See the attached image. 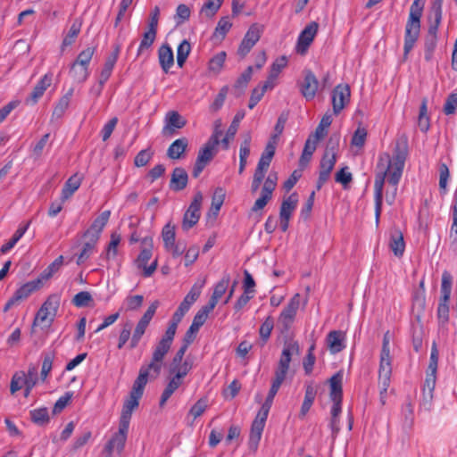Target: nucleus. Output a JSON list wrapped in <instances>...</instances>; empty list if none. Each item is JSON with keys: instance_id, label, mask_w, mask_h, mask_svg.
<instances>
[{"instance_id": "bb28decb", "label": "nucleus", "mask_w": 457, "mask_h": 457, "mask_svg": "<svg viewBox=\"0 0 457 457\" xmlns=\"http://www.w3.org/2000/svg\"><path fill=\"white\" fill-rule=\"evenodd\" d=\"M345 334L340 330L330 331L327 336V344L332 353L341 352L345 347Z\"/></svg>"}, {"instance_id": "c756f323", "label": "nucleus", "mask_w": 457, "mask_h": 457, "mask_svg": "<svg viewBox=\"0 0 457 457\" xmlns=\"http://www.w3.org/2000/svg\"><path fill=\"white\" fill-rule=\"evenodd\" d=\"M343 372L337 371L329 379V397L331 400H343Z\"/></svg>"}, {"instance_id": "412c9836", "label": "nucleus", "mask_w": 457, "mask_h": 457, "mask_svg": "<svg viewBox=\"0 0 457 457\" xmlns=\"http://www.w3.org/2000/svg\"><path fill=\"white\" fill-rule=\"evenodd\" d=\"M142 396L129 393V396L125 400L120 418V421L129 423L132 416V412L139 405V400Z\"/></svg>"}, {"instance_id": "423d86ee", "label": "nucleus", "mask_w": 457, "mask_h": 457, "mask_svg": "<svg viewBox=\"0 0 457 457\" xmlns=\"http://www.w3.org/2000/svg\"><path fill=\"white\" fill-rule=\"evenodd\" d=\"M60 303V294L55 293L50 295L37 311L33 321V326H36L37 323H46V326H50L56 316Z\"/></svg>"}, {"instance_id": "2eb2a0df", "label": "nucleus", "mask_w": 457, "mask_h": 457, "mask_svg": "<svg viewBox=\"0 0 457 457\" xmlns=\"http://www.w3.org/2000/svg\"><path fill=\"white\" fill-rule=\"evenodd\" d=\"M351 96L350 87L339 84L332 91V106L335 114H338L349 103Z\"/></svg>"}, {"instance_id": "72a5a7b5", "label": "nucleus", "mask_w": 457, "mask_h": 457, "mask_svg": "<svg viewBox=\"0 0 457 457\" xmlns=\"http://www.w3.org/2000/svg\"><path fill=\"white\" fill-rule=\"evenodd\" d=\"M389 246L395 256H403L405 249V243L403 233L399 229H395L392 232Z\"/></svg>"}, {"instance_id": "aec40b11", "label": "nucleus", "mask_w": 457, "mask_h": 457, "mask_svg": "<svg viewBox=\"0 0 457 457\" xmlns=\"http://www.w3.org/2000/svg\"><path fill=\"white\" fill-rule=\"evenodd\" d=\"M51 83L52 74L47 73L36 84L29 96L26 99V103L32 104H37L45 91L51 86Z\"/></svg>"}, {"instance_id": "6e6552de", "label": "nucleus", "mask_w": 457, "mask_h": 457, "mask_svg": "<svg viewBox=\"0 0 457 457\" xmlns=\"http://www.w3.org/2000/svg\"><path fill=\"white\" fill-rule=\"evenodd\" d=\"M262 31V27L257 23H253L249 27L237 48V54L240 58H245L250 53L252 48L260 40Z\"/></svg>"}, {"instance_id": "7c9ffc66", "label": "nucleus", "mask_w": 457, "mask_h": 457, "mask_svg": "<svg viewBox=\"0 0 457 457\" xmlns=\"http://www.w3.org/2000/svg\"><path fill=\"white\" fill-rule=\"evenodd\" d=\"M72 95H73V88H70L68 90V92L59 99V101L56 104V105L54 106L53 113H52V118H51L52 121L54 119L59 120L63 116V114L65 113L66 110L69 107Z\"/></svg>"}, {"instance_id": "4c0bfd02", "label": "nucleus", "mask_w": 457, "mask_h": 457, "mask_svg": "<svg viewBox=\"0 0 457 457\" xmlns=\"http://www.w3.org/2000/svg\"><path fill=\"white\" fill-rule=\"evenodd\" d=\"M298 203V195L296 193H292L288 197L283 200L279 216L292 217L294 211L295 210Z\"/></svg>"}, {"instance_id": "4468645a", "label": "nucleus", "mask_w": 457, "mask_h": 457, "mask_svg": "<svg viewBox=\"0 0 457 457\" xmlns=\"http://www.w3.org/2000/svg\"><path fill=\"white\" fill-rule=\"evenodd\" d=\"M164 123L162 135L172 137L176 134L177 129H180L187 125V120L177 111H170L165 115Z\"/></svg>"}, {"instance_id": "6e6d98bb", "label": "nucleus", "mask_w": 457, "mask_h": 457, "mask_svg": "<svg viewBox=\"0 0 457 457\" xmlns=\"http://www.w3.org/2000/svg\"><path fill=\"white\" fill-rule=\"evenodd\" d=\"M80 29H81V23L77 21H74L71 24L67 35L65 36V37L62 40V47L64 48L66 46L72 45L75 42L76 37L79 34Z\"/></svg>"}, {"instance_id": "5701e85b", "label": "nucleus", "mask_w": 457, "mask_h": 457, "mask_svg": "<svg viewBox=\"0 0 457 457\" xmlns=\"http://www.w3.org/2000/svg\"><path fill=\"white\" fill-rule=\"evenodd\" d=\"M188 147V139L185 137L176 139L167 149V156L171 160L183 157Z\"/></svg>"}, {"instance_id": "0e129e2a", "label": "nucleus", "mask_w": 457, "mask_h": 457, "mask_svg": "<svg viewBox=\"0 0 457 457\" xmlns=\"http://www.w3.org/2000/svg\"><path fill=\"white\" fill-rule=\"evenodd\" d=\"M143 301L144 297L141 295H129L124 301L126 311H136L139 309Z\"/></svg>"}, {"instance_id": "de8ad7c7", "label": "nucleus", "mask_w": 457, "mask_h": 457, "mask_svg": "<svg viewBox=\"0 0 457 457\" xmlns=\"http://www.w3.org/2000/svg\"><path fill=\"white\" fill-rule=\"evenodd\" d=\"M273 87L274 84H270V81H265L261 87L253 88L249 99L248 107L253 109L261 101L267 89L272 88Z\"/></svg>"}, {"instance_id": "7ed1b4c3", "label": "nucleus", "mask_w": 457, "mask_h": 457, "mask_svg": "<svg viewBox=\"0 0 457 457\" xmlns=\"http://www.w3.org/2000/svg\"><path fill=\"white\" fill-rule=\"evenodd\" d=\"M279 386L271 383V386L265 399V402L262 403L260 411H258L255 419L252 423L248 444L250 449L253 451H255L258 447L274 397L279 390Z\"/></svg>"}, {"instance_id": "603ef678", "label": "nucleus", "mask_w": 457, "mask_h": 457, "mask_svg": "<svg viewBox=\"0 0 457 457\" xmlns=\"http://www.w3.org/2000/svg\"><path fill=\"white\" fill-rule=\"evenodd\" d=\"M190 52L191 45L187 39H184L177 48V63L179 67H183Z\"/></svg>"}, {"instance_id": "4d7b16f0", "label": "nucleus", "mask_w": 457, "mask_h": 457, "mask_svg": "<svg viewBox=\"0 0 457 457\" xmlns=\"http://www.w3.org/2000/svg\"><path fill=\"white\" fill-rule=\"evenodd\" d=\"M162 237L163 240L164 247L168 248L169 246H172L175 242L176 232L175 226L170 222H168L162 230Z\"/></svg>"}, {"instance_id": "2f4dec72", "label": "nucleus", "mask_w": 457, "mask_h": 457, "mask_svg": "<svg viewBox=\"0 0 457 457\" xmlns=\"http://www.w3.org/2000/svg\"><path fill=\"white\" fill-rule=\"evenodd\" d=\"M392 374L391 362L379 361L378 370V387L383 391H387L390 385V378Z\"/></svg>"}, {"instance_id": "473e14b6", "label": "nucleus", "mask_w": 457, "mask_h": 457, "mask_svg": "<svg viewBox=\"0 0 457 457\" xmlns=\"http://www.w3.org/2000/svg\"><path fill=\"white\" fill-rule=\"evenodd\" d=\"M183 379L180 378V375H173V377L170 379L166 387L164 388L161 399H160V406L162 407L166 402L170 398L173 393L182 385Z\"/></svg>"}, {"instance_id": "a19ab883", "label": "nucleus", "mask_w": 457, "mask_h": 457, "mask_svg": "<svg viewBox=\"0 0 457 457\" xmlns=\"http://www.w3.org/2000/svg\"><path fill=\"white\" fill-rule=\"evenodd\" d=\"M129 423L120 421L119 424V431L115 434V436L111 439L113 441L118 451H122L126 443L127 434L129 431Z\"/></svg>"}, {"instance_id": "3c124183", "label": "nucleus", "mask_w": 457, "mask_h": 457, "mask_svg": "<svg viewBox=\"0 0 457 457\" xmlns=\"http://www.w3.org/2000/svg\"><path fill=\"white\" fill-rule=\"evenodd\" d=\"M225 199V192L221 187H217L213 193L212 198V205L210 209V212H212L214 216L218 215L223 202Z\"/></svg>"}, {"instance_id": "bf43d9fd", "label": "nucleus", "mask_w": 457, "mask_h": 457, "mask_svg": "<svg viewBox=\"0 0 457 457\" xmlns=\"http://www.w3.org/2000/svg\"><path fill=\"white\" fill-rule=\"evenodd\" d=\"M148 327V324L145 323L144 321L140 320L137 322L135 330L133 332L130 343H129V348L134 349L137 346L139 341L141 340L143 335L145 334L146 328Z\"/></svg>"}, {"instance_id": "c9c22d12", "label": "nucleus", "mask_w": 457, "mask_h": 457, "mask_svg": "<svg viewBox=\"0 0 457 457\" xmlns=\"http://www.w3.org/2000/svg\"><path fill=\"white\" fill-rule=\"evenodd\" d=\"M64 258L62 255L58 256L53 262H51L39 275L37 279L42 284L43 281L50 279L55 273H57L63 265Z\"/></svg>"}, {"instance_id": "1a4fd4ad", "label": "nucleus", "mask_w": 457, "mask_h": 457, "mask_svg": "<svg viewBox=\"0 0 457 457\" xmlns=\"http://www.w3.org/2000/svg\"><path fill=\"white\" fill-rule=\"evenodd\" d=\"M300 294H295L281 312L278 319V325L281 328L282 331L288 330V328L294 322L300 306Z\"/></svg>"}, {"instance_id": "338daca9", "label": "nucleus", "mask_w": 457, "mask_h": 457, "mask_svg": "<svg viewBox=\"0 0 457 457\" xmlns=\"http://www.w3.org/2000/svg\"><path fill=\"white\" fill-rule=\"evenodd\" d=\"M452 217L453 223L451 227V237H454V240L457 241V188L454 191L453 203H452Z\"/></svg>"}, {"instance_id": "f257e3e1", "label": "nucleus", "mask_w": 457, "mask_h": 457, "mask_svg": "<svg viewBox=\"0 0 457 457\" xmlns=\"http://www.w3.org/2000/svg\"><path fill=\"white\" fill-rule=\"evenodd\" d=\"M407 155V141L402 139L396 142L392 158L388 153H381L378 156L377 169L379 171L376 174L374 182L375 220L377 225L379 222L382 211L385 179L387 177V181L392 186L390 195L395 197L397 186L403 171Z\"/></svg>"}, {"instance_id": "0eeeda50", "label": "nucleus", "mask_w": 457, "mask_h": 457, "mask_svg": "<svg viewBox=\"0 0 457 457\" xmlns=\"http://www.w3.org/2000/svg\"><path fill=\"white\" fill-rule=\"evenodd\" d=\"M142 249L136 260L137 268L143 269V275L145 278L151 277L157 268V260L154 261L151 265L146 266L148 261L152 257L153 239L145 237L141 241Z\"/></svg>"}, {"instance_id": "b1692460", "label": "nucleus", "mask_w": 457, "mask_h": 457, "mask_svg": "<svg viewBox=\"0 0 457 457\" xmlns=\"http://www.w3.org/2000/svg\"><path fill=\"white\" fill-rule=\"evenodd\" d=\"M82 181V176L78 173H75L71 177H70L67 181L64 183V186L62 189L61 200L65 202L68 200L80 187Z\"/></svg>"}, {"instance_id": "09e8293b", "label": "nucleus", "mask_w": 457, "mask_h": 457, "mask_svg": "<svg viewBox=\"0 0 457 457\" xmlns=\"http://www.w3.org/2000/svg\"><path fill=\"white\" fill-rule=\"evenodd\" d=\"M29 414L31 420L38 426H45L49 422V413L46 407L34 409Z\"/></svg>"}, {"instance_id": "37998d69", "label": "nucleus", "mask_w": 457, "mask_h": 457, "mask_svg": "<svg viewBox=\"0 0 457 457\" xmlns=\"http://www.w3.org/2000/svg\"><path fill=\"white\" fill-rule=\"evenodd\" d=\"M70 73L76 82L83 83L89 76L88 66L73 62L71 66Z\"/></svg>"}, {"instance_id": "69168bd1", "label": "nucleus", "mask_w": 457, "mask_h": 457, "mask_svg": "<svg viewBox=\"0 0 457 457\" xmlns=\"http://www.w3.org/2000/svg\"><path fill=\"white\" fill-rule=\"evenodd\" d=\"M95 47H87L85 50L81 51L77 56L76 60L73 62L77 64L89 66L91 59L95 54Z\"/></svg>"}, {"instance_id": "6ab92c4d", "label": "nucleus", "mask_w": 457, "mask_h": 457, "mask_svg": "<svg viewBox=\"0 0 457 457\" xmlns=\"http://www.w3.org/2000/svg\"><path fill=\"white\" fill-rule=\"evenodd\" d=\"M188 183V175L186 170L182 167H176L170 177V188L174 192H179L185 189Z\"/></svg>"}, {"instance_id": "a211bd4d", "label": "nucleus", "mask_w": 457, "mask_h": 457, "mask_svg": "<svg viewBox=\"0 0 457 457\" xmlns=\"http://www.w3.org/2000/svg\"><path fill=\"white\" fill-rule=\"evenodd\" d=\"M110 216H111L110 211L103 212L99 216H97L94 220V221L91 224V226L89 227V228H87L84 232L83 237H94V238L99 240L100 235H101L104 228L106 226V224L110 219Z\"/></svg>"}, {"instance_id": "f03ea898", "label": "nucleus", "mask_w": 457, "mask_h": 457, "mask_svg": "<svg viewBox=\"0 0 457 457\" xmlns=\"http://www.w3.org/2000/svg\"><path fill=\"white\" fill-rule=\"evenodd\" d=\"M425 0H414L410 8L409 18L405 26L403 58L407 59L409 53L414 47L420 32V18L422 16Z\"/></svg>"}, {"instance_id": "dca6fc26", "label": "nucleus", "mask_w": 457, "mask_h": 457, "mask_svg": "<svg viewBox=\"0 0 457 457\" xmlns=\"http://www.w3.org/2000/svg\"><path fill=\"white\" fill-rule=\"evenodd\" d=\"M318 29L319 24L315 21H312L300 33L296 45V51L298 54H304L307 52L318 32Z\"/></svg>"}, {"instance_id": "58836bf2", "label": "nucleus", "mask_w": 457, "mask_h": 457, "mask_svg": "<svg viewBox=\"0 0 457 457\" xmlns=\"http://www.w3.org/2000/svg\"><path fill=\"white\" fill-rule=\"evenodd\" d=\"M244 118V113H237L234 117L231 124L229 125L224 138L221 140V144L224 149H228L229 140L233 139L237 132L239 122Z\"/></svg>"}, {"instance_id": "20e7f679", "label": "nucleus", "mask_w": 457, "mask_h": 457, "mask_svg": "<svg viewBox=\"0 0 457 457\" xmlns=\"http://www.w3.org/2000/svg\"><path fill=\"white\" fill-rule=\"evenodd\" d=\"M443 0H434L428 17L429 27L424 40V58L430 62L437 45V31L442 21Z\"/></svg>"}, {"instance_id": "c85d7f7f", "label": "nucleus", "mask_w": 457, "mask_h": 457, "mask_svg": "<svg viewBox=\"0 0 457 457\" xmlns=\"http://www.w3.org/2000/svg\"><path fill=\"white\" fill-rule=\"evenodd\" d=\"M230 282V276L228 274H225L222 278L215 285L213 293L208 302L210 306L215 308L219 300L225 294L228 289V284Z\"/></svg>"}, {"instance_id": "f3484780", "label": "nucleus", "mask_w": 457, "mask_h": 457, "mask_svg": "<svg viewBox=\"0 0 457 457\" xmlns=\"http://www.w3.org/2000/svg\"><path fill=\"white\" fill-rule=\"evenodd\" d=\"M217 150L208 145H204L198 152L195 163L192 171L194 178H198L206 165L213 159Z\"/></svg>"}, {"instance_id": "a18cd8bd", "label": "nucleus", "mask_w": 457, "mask_h": 457, "mask_svg": "<svg viewBox=\"0 0 457 457\" xmlns=\"http://www.w3.org/2000/svg\"><path fill=\"white\" fill-rule=\"evenodd\" d=\"M232 27V22L228 16H224L220 19L213 32V37L223 40Z\"/></svg>"}, {"instance_id": "774afa93", "label": "nucleus", "mask_w": 457, "mask_h": 457, "mask_svg": "<svg viewBox=\"0 0 457 457\" xmlns=\"http://www.w3.org/2000/svg\"><path fill=\"white\" fill-rule=\"evenodd\" d=\"M457 110V93H451L444 104V112L446 115L454 114Z\"/></svg>"}, {"instance_id": "49530a36", "label": "nucleus", "mask_w": 457, "mask_h": 457, "mask_svg": "<svg viewBox=\"0 0 457 457\" xmlns=\"http://www.w3.org/2000/svg\"><path fill=\"white\" fill-rule=\"evenodd\" d=\"M287 59L286 56L283 55L277 58L270 67V74L266 81H270V84H274L275 79L278 78L281 71L287 66Z\"/></svg>"}, {"instance_id": "9d476101", "label": "nucleus", "mask_w": 457, "mask_h": 457, "mask_svg": "<svg viewBox=\"0 0 457 457\" xmlns=\"http://www.w3.org/2000/svg\"><path fill=\"white\" fill-rule=\"evenodd\" d=\"M182 319L183 318L176 312L173 313L164 335L154 347V350L160 352V353H162L164 355L168 353L176 335L178 326Z\"/></svg>"}, {"instance_id": "9b49d317", "label": "nucleus", "mask_w": 457, "mask_h": 457, "mask_svg": "<svg viewBox=\"0 0 457 457\" xmlns=\"http://www.w3.org/2000/svg\"><path fill=\"white\" fill-rule=\"evenodd\" d=\"M203 202V195L201 192L195 193L194 195L193 201L191 202L189 207L186 211L183 221H182V228L184 230H188L192 227H194L200 219V209Z\"/></svg>"}, {"instance_id": "e2e57ef3", "label": "nucleus", "mask_w": 457, "mask_h": 457, "mask_svg": "<svg viewBox=\"0 0 457 457\" xmlns=\"http://www.w3.org/2000/svg\"><path fill=\"white\" fill-rule=\"evenodd\" d=\"M274 328V320L270 316H268L263 323L261 325L259 333L263 342V345L268 341L270 337L271 331Z\"/></svg>"}, {"instance_id": "e433bc0d", "label": "nucleus", "mask_w": 457, "mask_h": 457, "mask_svg": "<svg viewBox=\"0 0 457 457\" xmlns=\"http://www.w3.org/2000/svg\"><path fill=\"white\" fill-rule=\"evenodd\" d=\"M30 225V221H28L24 225H21L18 229L14 232L12 238L5 244H4L1 248L0 252L1 253H6L11 249L14 247V245L18 243V241L23 237V235L28 230L29 227Z\"/></svg>"}, {"instance_id": "393cba45", "label": "nucleus", "mask_w": 457, "mask_h": 457, "mask_svg": "<svg viewBox=\"0 0 457 457\" xmlns=\"http://www.w3.org/2000/svg\"><path fill=\"white\" fill-rule=\"evenodd\" d=\"M119 54L120 46H116L114 51L106 58L99 77L101 84H104L111 77L114 65L118 60Z\"/></svg>"}, {"instance_id": "680f3d73", "label": "nucleus", "mask_w": 457, "mask_h": 457, "mask_svg": "<svg viewBox=\"0 0 457 457\" xmlns=\"http://www.w3.org/2000/svg\"><path fill=\"white\" fill-rule=\"evenodd\" d=\"M402 415L403 417V425L411 428L414 421V411L413 405L410 400H408L402 408Z\"/></svg>"}, {"instance_id": "c03bdc74", "label": "nucleus", "mask_w": 457, "mask_h": 457, "mask_svg": "<svg viewBox=\"0 0 457 457\" xmlns=\"http://www.w3.org/2000/svg\"><path fill=\"white\" fill-rule=\"evenodd\" d=\"M157 30L147 28V30L144 32L140 45L137 49V55L142 54L145 50H148L154 44L156 38Z\"/></svg>"}, {"instance_id": "f8f14e48", "label": "nucleus", "mask_w": 457, "mask_h": 457, "mask_svg": "<svg viewBox=\"0 0 457 457\" xmlns=\"http://www.w3.org/2000/svg\"><path fill=\"white\" fill-rule=\"evenodd\" d=\"M338 137H331L329 138L325 153L320 162V170L331 173L337 162V148L338 145Z\"/></svg>"}, {"instance_id": "8fccbe9b", "label": "nucleus", "mask_w": 457, "mask_h": 457, "mask_svg": "<svg viewBox=\"0 0 457 457\" xmlns=\"http://www.w3.org/2000/svg\"><path fill=\"white\" fill-rule=\"evenodd\" d=\"M278 140V138H274L272 136L270 137L259 161L264 162L265 163L270 165V162L275 155Z\"/></svg>"}, {"instance_id": "ea45409f", "label": "nucleus", "mask_w": 457, "mask_h": 457, "mask_svg": "<svg viewBox=\"0 0 457 457\" xmlns=\"http://www.w3.org/2000/svg\"><path fill=\"white\" fill-rule=\"evenodd\" d=\"M84 237L87 238V240L84 243L82 250L78 256V259H77L78 265H81L90 257V255L94 252L96 245L98 242V239H96L91 237Z\"/></svg>"}, {"instance_id": "ddd939ff", "label": "nucleus", "mask_w": 457, "mask_h": 457, "mask_svg": "<svg viewBox=\"0 0 457 457\" xmlns=\"http://www.w3.org/2000/svg\"><path fill=\"white\" fill-rule=\"evenodd\" d=\"M303 74V81L298 84L300 92L307 101H311L315 97L320 83L312 71L306 70Z\"/></svg>"}, {"instance_id": "f704fd0d", "label": "nucleus", "mask_w": 457, "mask_h": 457, "mask_svg": "<svg viewBox=\"0 0 457 457\" xmlns=\"http://www.w3.org/2000/svg\"><path fill=\"white\" fill-rule=\"evenodd\" d=\"M317 390L312 384H308L305 386V394L304 399L300 410L299 416L303 418L307 412L310 411L315 397H316Z\"/></svg>"}, {"instance_id": "13d9d810", "label": "nucleus", "mask_w": 457, "mask_h": 457, "mask_svg": "<svg viewBox=\"0 0 457 457\" xmlns=\"http://www.w3.org/2000/svg\"><path fill=\"white\" fill-rule=\"evenodd\" d=\"M223 0H207L201 8V13L208 18L213 17L220 8Z\"/></svg>"}, {"instance_id": "79ce46f5", "label": "nucleus", "mask_w": 457, "mask_h": 457, "mask_svg": "<svg viewBox=\"0 0 457 457\" xmlns=\"http://www.w3.org/2000/svg\"><path fill=\"white\" fill-rule=\"evenodd\" d=\"M317 147V144L312 142V136H309L307 140L305 141L304 147L302 153V155L299 160V165L301 167H304L308 164L313 153L315 152Z\"/></svg>"}, {"instance_id": "39448f33", "label": "nucleus", "mask_w": 457, "mask_h": 457, "mask_svg": "<svg viewBox=\"0 0 457 457\" xmlns=\"http://www.w3.org/2000/svg\"><path fill=\"white\" fill-rule=\"evenodd\" d=\"M165 355L162 353L154 349L152 360L147 365H143L140 370L137 379L134 381L132 392L134 395H143L144 389L148 381V376L151 371H153V378H155L159 376L162 367V361Z\"/></svg>"}, {"instance_id": "5fc2aeb1", "label": "nucleus", "mask_w": 457, "mask_h": 457, "mask_svg": "<svg viewBox=\"0 0 457 457\" xmlns=\"http://www.w3.org/2000/svg\"><path fill=\"white\" fill-rule=\"evenodd\" d=\"M212 306L209 303L203 306L195 315L192 324L195 328H199L205 323L209 313L213 310Z\"/></svg>"}, {"instance_id": "a878e982", "label": "nucleus", "mask_w": 457, "mask_h": 457, "mask_svg": "<svg viewBox=\"0 0 457 457\" xmlns=\"http://www.w3.org/2000/svg\"><path fill=\"white\" fill-rule=\"evenodd\" d=\"M41 285L42 284L37 278L29 281L19 287L12 296L14 300L20 303L21 301L27 299L34 291L39 289Z\"/></svg>"}, {"instance_id": "052dcab7", "label": "nucleus", "mask_w": 457, "mask_h": 457, "mask_svg": "<svg viewBox=\"0 0 457 457\" xmlns=\"http://www.w3.org/2000/svg\"><path fill=\"white\" fill-rule=\"evenodd\" d=\"M54 358H55L54 352H49V353H46L44 354L41 374H40L42 380H45L47 378L50 371L52 370L53 362H54Z\"/></svg>"}, {"instance_id": "cd10ccee", "label": "nucleus", "mask_w": 457, "mask_h": 457, "mask_svg": "<svg viewBox=\"0 0 457 457\" xmlns=\"http://www.w3.org/2000/svg\"><path fill=\"white\" fill-rule=\"evenodd\" d=\"M158 59L162 71L168 73L174 63L173 52L168 44H164L159 48Z\"/></svg>"}, {"instance_id": "4be33fe9", "label": "nucleus", "mask_w": 457, "mask_h": 457, "mask_svg": "<svg viewBox=\"0 0 457 457\" xmlns=\"http://www.w3.org/2000/svg\"><path fill=\"white\" fill-rule=\"evenodd\" d=\"M300 347L297 342L289 341L286 342L277 365L289 369V364L292 360L293 354H299Z\"/></svg>"}, {"instance_id": "864d4df0", "label": "nucleus", "mask_w": 457, "mask_h": 457, "mask_svg": "<svg viewBox=\"0 0 457 457\" xmlns=\"http://www.w3.org/2000/svg\"><path fill=\"white\" fill-rule=\"evenodd\" d=\"M71 302L79 308L92 306L94 303L93 297L87 291H81L76 294Z\"/></svg>"}]
</instances>
